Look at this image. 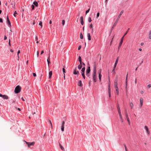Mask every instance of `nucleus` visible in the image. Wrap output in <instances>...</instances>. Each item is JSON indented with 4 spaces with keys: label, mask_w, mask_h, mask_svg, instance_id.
Listing matches in <instances>:
<instances>
[{
    "label": "nucleus",
    "mask_w": 151,
    "mask_h": 151,
    "mask_svg": "<svg viewBox=\"0 0 151 151\" xmlns=\"http://www.w3.org/2000/svg\"><path fill=\"white\" fill-rule=\"evenodd\" d=\"M92 76L93 81L95 82H96L97 81V76L96 73V65H94V67Z\"/></svg>",
    "instance_id": "obj_1"
},
{
    "label": "nucleus",
    "mask_w": 151,
    "mask_h": 151,
    "mask_svg": "<svg viewBox=\"0 0 151 151\" xmlns=\"http://www.w3.org/2000/svg\"><path fill=\"white\" fill-rule=\"evenodd\" d=\"M129 28H128V29L127 30V31L124 34V36L122 37L121 39V41L119 43V46H118V49H119L120 48V47H121L122 44V42H123V38L124 37L127 35V33L129 30Z\"/></svg>",
    "instance_id": "obj_2"
},
{
    "label": "nucleus",
    "mask_w": 151,
    "mask_h": 151,
    "mask_svg": "<svg viewBox=\"0 0 151 151\" xmlns=\"http://www.w3.org/2000/svg\"><path fill=\"white\" fill-rule=\"evenodd\" d=\"M21 89V88L19 86H17L15 88L14 92L16 93L20 92Z\"/></svg>",
    "instance_id": "obj_3"
},
{
    "label": "nucleus",
    "mask_w": 151,
    "mask_h": 151,
    "mask_svg": "<svg viewBox=\"0 0 151 151\" xmlns=\"http://www.w3.org/2000/svg\"><path fill=\"white\" fill-rule=\"evenodd\" d=\"M25 142L26 143L28 147H29L30 146H33L35 144V142H27L25 141Z\"/></svg>",
    "instance_id": "obj_4"
},
{
    "label": "nucleus",
    "mask_w": 151,
    "mask_h": 151,
    "mask_svg": "<svg viewBox=\"0 0 151 151\" xmlns=\"http://www.w3.org/2000/svg\"><path fill=\"white\" fill-rule=\"evenodd\" d=\"M91 71L90 67V66H88L86 71V75L87 76H89V73H90Z\"/></svg>",
    "instance_id": "obj_5"
},
{
    "label": "nucleus",
    "mask_w": 151,
    "mask_h": 151,
    "mask_svg": "<svg viewBox=\"0 0 151 151\" xmlns=\"http://www.w3.org/2000/svg\"><path fill=\"white\" fill-rule=\"evenodd\" d=\"M140 101V104H139V107L140 108H141L143 105V99L142 98L140 97V98L139 99Z\"/></svg>",
    "instance_id": "obj_6"
},
{
    "label": "nucleus",
    "mask_w": 151,
    "mask_h": 151,
    "mask_svg": "<svg viewBox=\"0 0 151 151\" xmlns=\"http://www.w3.org/2000/svg\"><path fill=\"white\" fill-rule=\"evenodd\" d=\"M0 97H2L3 99H7L9 98L8 96L7 95H2L1 93H0Z\"/></svg>",
    "instance_id": "obj_7"
},
{
    "label": "nucleus",
    "mask_w": 151,
    "mask_h": 151,
    "mask_svg": "<svg viewBox=\"0 0 151 151\" xmlns=\"http://www.w3.org/2000/svg\"><path fill=\"white\" fill-rule=\"evenodd\" d=\"M144 128L146 131L147 134L148 135H149L150 134V132L149 130L148 127L147 126H145L144 127Z\"/></svg>",
    "instance_id": "obj_8"
},
{
    "label": "nucleus",
    "mask_w": 151,
    "mask_h": 151,
    "mask_svg": "<svg viewBox=\"0 0 151 151\" xmlns=\"http://www.w3.org/2000/svg\"><path fill=\"white\" fill-rule=\"evenodd\" d=\"M65 123V122L64 121H62V123L61 128V130L62 132H63L64 131Z\"/></svg>",
    "instance_id": "obj_9"
},
{
    "label": "nucleus",
    "mask_w": 151,
    "mask_h": 151,
    "mask_svg": "<svg viewBox=\"0 0 151 151\" xmlns=\"http://www.w3.org/2000/svg\"><path fill=\"white\" fill-rule=\"evenodd\" d=\"M125 111H126V116L127 119L128 124H129L130 123V121L129 119V118L128 117V114H127V113L126 110H125Z\"/></svg>",
    "instance_id": "obj_10"
},
{
    "label": "nucleus",
    "mask_w": 151,
    "mask_h": 151,
    "mask_svg": "<svg viewBox=\"0 0 151 151\" xmlns=\"http://www.w3.org/2000/svg\"><path fill=\"white\" fill-rule=\"evenodd\" d=\"M117 78H116L114 81V86L115 87H118Z\"/></svg>",
    "instance_id": "obj_11"
},
{
    "label": "nucleus",
    "mask_w": 151,
    "mask_h": 151,
    "mask_svg": "<svg viewBox=\"0 0 151 151\" xmlns=\"http://www.w3.org/2000/svg\"><path fill=\"white\" fill-rule=\"evenodd\" d=\"M117 109L118 112V113H119V116H122V114L121 113V112L120 110V108L119 106H118L117 107Z\"/></svg>",
    "instance_id": "obj_12"
},
{
    "label": "nucleus",
    "mask_w": 151,
    "mask_h": 151,
    "mask_svg": "<svg viewBox=\"0 0 151 151\" xmlns=\"http://www.w3.org/2000/svg\"><path fill=\"white\" fill-rule=\"evenodd\" d=\"M73 74L74 75H78L79 74V72L78 71L76 70V68L74 69L73 72Z\"/></svg>",
    "instance_id": "obj_13"
},
{
    "label": "nucleus",
    "mask_w": 151,
    "mask_h": 151,
    "mask_svg": "<svg viewBox=\"0 0 151 151\" xmlns=\"http://www.w3.org/2000/svg\"><path fill=\"white\" fill-rule=\"evenodd\" d=\"M6 19H7V23L8 24V25H9V27H11V22H10V20H9V18L8 16H7Z\"/></svg>",
    "instance_id": "obj_14"
},
{
    "label": "nucleus",
    "mask_w": 151,
    "mask_h": 151,
    "mask_svg": "<svg viewBox=\"0 0 151 151\" xmlns=\"http://www.w3.org/2000/svg\"><path fill=\"white\" fill-rule=\"evenodd\" d=\"M80 20H81V24L82 25H83L84 24V22L83 21V17L81 16L80 18Z\"/></svg>",
    "instance_id": "obj_15"
},
{
    "label": "nucleus",
    "mask_w": 151,
    "mask_h": 151,
    "mask_svg": "<svg viewBox=\"0 0 151 151\" xmlns=\"http://www.w3.org/2000/svg\"><path fill=\"white\" fill-rule=\"evenodd\" d=\"M115 90L116 92V94L117 95H119V89L118 87H115Z\"/></svg>",
    "instance_id": "obj_16"
},
{
    "label": "nucleus",
    "mask_w": 151,
    "mask_h": 151,
    "mask_svg": "<svg viewBox=\"0 0 151 151\" xmlns=\"http://www.w3.org/2000/svg\"><path fill=\"white\" fill-rule=\"evenodd\" d=\"M118 60H119L118 58H116V61H115L114 65V68H116V65H117V64L118 63Z\"/></svg>",
    "instance_id": "obj_17"
},
{
    "label": "nucleus",
    "mask_w": 151,
    "mask_h": 151,
    "mask_svg": "<svg viewBox=\"0 0 151 151\" xmlns=\"http://www.w3.org/2000/svg\"><path fill=\"white\" fill-rule=\"evenodd\" d=\"M78 85L79 86L82 87L83 86V84L81 81H80L78 83Z\"/></svg>",
    "instance_id": "obj_18"
},
{
    "label": "nucleus",
    "mask_w": 151,
    "mask_h": 151,
    "mask_svg": "<svg viewBox=\"0 0 151 151\" xmlns=\"http://www.w3.org/2000/svg\"><path fill=\"white\" fill-rule=\"evenodd\" d=\"M118 21H117L116 20L115 22L114 23V24L113 25V27H112V29H113L114 27L116 25Z\"/></svg>",
    "instance_id": "obj_19"
},
{
    "label": "nucleus",
    "mask_w": 151,
    "mask_h": 151,
    "mask_svg": "<svg viewBox=\"0 0 151 151\" xmlns=\"http://www.w3.org/2000/svg\"><path fill=\"white\" fill-rule=\"evenodd\" d=\"M87 37L88 38V40H91V37L90 35V34L89 33H88L87 34Z\"/></svg>",
    "instance_id": "obj_20"
},
{
    "label": "nucleus",
    "mask_w": 151,
    "mask_h": 151,
    "mask_svg": "<svg viewBox=\"0 0 151 151\" xmlns=\"http://www.w3.org/2000/svg\"><path fill=\"white\" fill-rule=\"evenodd\" d=\"M129 105L131 107V109H132L133 107V103L132 102H130L129 103Z\"/></svg>",
    "instance_id": "obj_21"
},
{
    "label": "nucleus",
    "mask_w": 151,
    "mask_h": 151,
    "mask_svg": "<svg viewBox=\"0 0 151 151\" xmlns=\"http://www.w3.org/2000/svg\"><path fill=\"white\" fill-rule=\"evenodd\" d=\"M82 67V63H80V64L78 66V68L79 69H80Z\"/></svg>",
    "instance_id": "obj_22"
},
{
    "label": "nucleus",
    "mask_w": 151,
    "mask_h": 151,
    "mask_svg": "<svg viewBox=\"0 0 151 151\" xmlns=\"http://www.w3.org/2000/svg\"><path fill=\"white\" fill-rule=\"evenodd\" d=\"M49 78H51L52 75V71H50L49 72Z\"/></svg>",
    "instance_id": "obj_23"
},
{
    "label": "nucleus",
    "mask_w": 151,
    "mask_h": 151,
    "mask_svg": "<svg viewBox=\"0 0 151 151\" xmlns=\"http://www.w3.org/2000/svg\"><path fill=\"white\" fill-rule=\"evenodd\" d=\"M102 75L101 74H99V80L100 81H101V78Z\"/></svg>",
    "instance_id": "obj_24"
},
{
    "label": "nucleus",
    "mask_w": 151,
    "mask_h": 151,
    "mask_svg": "<svg viewBox=\"0 0 151 151\" xmlns=\"http://www.w3.org/2000/svg\"><path fill=\"white\" fill-rule=\"evenodd\" d=\"M78 60L80 63H82L81 58L80 56H79L78 57Z\"/></svg>",
    "instance_id": "obj_25"
},
{
    "label": "nucleus",
    "mask_w": 151,
    "mask_h": 151,
    "mask_svg": "<svg viewBox=\"0 0 151 151\" xmlns=\"http://www.w3.org/2000/svg\"><path fill=\"white\" fill-rule=\"evenodd\" d=\"M149 38L150 39H151V30L149 32Z\"/></svg>",
    "instance_id": "obj_26"
},
{
    "label": "nucleus",
    "mask_w": 151,
    "mask_h": 151,
    "mask_svg": "<svg viewBox=\"0 0 151 151\" xmlns=\"http://www.w3.org/2000/svg\"><path fill=\"white\" fill-rule=\"evenodd\" d=\"M127 83H125V89L126 92L127 94Z\"/></svg>",
    "instance_id": "obj_27"
},
{
    "label": "nucleus",
    "mask_w": 151,
    "mask_h": 151,
    "mask_svg": "<svg viewBox=\"0 0 151 151\" xmlns=\"http://www.w3.org/2000/svg\"><path fill=\"white\" fill-rule=\"evenodd\" d=\"M33 4L35 6H38V4L37 2L35 1L33 3Z\"/></svg>",
    "instance_id": "obj_28"
},
{
    "label": "nucleus",
    "mask_w": 151,
    "mask_h": 151,
    "mask_svg": "<svg viewBox=\"0 0 151 151\" xmlns=\"http://www.w3.org/2000/svg\"><path fill=\"white\" fill-rule=\"evenodd\" d=\"M59 145L60 146L61 149L63 150H64V147L61 145V144L60 143L59 144Z\"/></svg>",
    "instance_id": "obj_29"
},
{
    "label": "nucleus",
    "mask_w": 151,
    "mask_h": 151,
    "mask_svg": "<svg viewBox=\"0 0 151 151\" xmlns=\"http://www.w3.org/2000/svg\"><path fill=\"white\" fill-rule=\"evenodd\" d=\"M119 117L120 119L121 122V123H122L124 122V120L123 119L122 116H120Z\"/></svg>",
    "instance_id": "obj_30"
},
{
    "label": "nucleus",
    "mask_w": 151,
    "mask_h": 151,
    "mask_svg": "<svg viewBox=\"0 0 151 151\" xmlns=\"http://www.w3.org/2000/svg\"><path fill=\"white\" fill-rule=\"evenodd\" d=\"M85 67H83L81 69V71H82L81 73H84L85 70Z\"/></svg>",
    "instance_id": "obj_31"
},
{
    "label": "nucleus",
    "mask_w": 151,
    "mask_h": 151,
    "mask_svg": "<svg viewBox=\"0 0 151 151\" xmlns=\"http://www.w3.org/2000/svg\"><path fill=\"white\" fill-rule=\"evenodd\" d=\"M81 75L84 79H85V76L84 74V73H81Z\"/></svg>",
    "instance_id": "obj_32"
},
{
    "label": "nucleus",
    "mask_w": 151,
    "mask_h": 151,
    "mask_svg": "<svg viewBox=\"0 0 151 151\" xmlns=\"http://www.w3.org/2000/svg\"><path fill=\"white\" fill-rule=\"evenodd\" d=\"M20 50H19L17 52V56H18V60H19V53H20Z\"/></svg>",
    "instance_id": "obj_33"
},
{
    "label": "nucleus",
    "mask_w": 151,
    "mask_h": 151,
    "mask_svg": "<svg viewBox=\"0 0 151 151\" xmlns=\"http://www.w3.org/2000/svg\"><path fill=\"white\" fill-rule=\"evenodd\" d=\"M108 93L110 92V90H111V88H110V85H109L108 86Z\"/></svg>",
    "instance_id": "obj_34"
},
{
    "label": "nucleus",
    "mask_w": 151,
    "mask_h": 151,
    "mask_svg": "<svg viewBox=\"0 0 151 151\" xmlns=\"http://www.w3.org/2000/svg\"><path fill=\"white\" fill-rule=\"evenodd\" d=\"M124 12V11L122 10L120 12L119 15L121 16L122 15V14H123V13Z\"/></svg>",
    "instance_id": "obj_35"
},
{
    "label": "nucleus",
    "mask_w": 151,
    "mask_h": 151,
    "mask_svg": "<svg viewBox=\"0 0 151 151\" xmlns=\"http://www.w3.org/2000/svg\"><path fill=\"white\" fill-rule=\"evenodd\" d=\"M17 14V13L16 11H15L14 13V17H16V16Z\"/></svg>",
    "instance_id": "obj_36"
},
{
    "label": "nucleus",
    "mask_w": 151,
    "mask_h": 151,
    "mask_svg": "<svg viewBox=\"0 0 151 151\" xmlns=\"http://www.w3.org/2000/svg\"><path fill=\"white\" fill-rule=\"evenodd\" d=\"M80 38L82 39L83 38V35L82 33H81L80 34Z\"/></svg>",
    "instance_id": "obj_37"
},
{
    "label": "nucleus",
    "mask_w": 151,
    "mask_h": 151,
    "mask_svg": "<svg viewBox=\"0 0 151 151\" xmlns=\"http://www.w3.org/2000/svg\"><path fill=\"white\" fill-rule=\"evenodd\" d=\"M49 123H50V124L51 125V128L52 129V124L51 121L50 120H49Z\"/></svg>",
    "instance_id": "obj_38"
},
{
    "label": "nucleus",
    "mask_w": 151,
    "mask_h": 151,
    "mask_svg": "<svg viewBox=\"0 0 151 151\" xmlns=\"http://www.w3.org/2000/svg\"><path fill=\"white\" fill-rule=\"evenodd\" d=\"M124 145L125 147V151H128V150H127V147H126V145L125 144H124Z\"/></svg>",
    "instance_id": "obj_39"
},
{
    "label": "nucleus",
    "mask_w": 151,
    "mask_h": 151,
    "mask_svg": "<svg viewBox=\"0 0 151 151\" xmlns=\"http://www.w3.org/2000/svg\"><path fill=\"white\" fill-rule=\"evenodd\" d=\"M39 25L41 26V28H42V22L40 21V22L39 23Z\"/></svg>",
    "instance_id": "obj_40"
},
{
    "label": "nucleus",
    "mask_w": 151,
    "mask_h": 151,
    "mask_svg": "<svg viewBox=\"0 0 151 151\" xmlns=\"http://www.w3.org/2000/svg\"><path fill=\"white\" fill-rule=\"evenodd\" d=\"M92 21V20L90 17H89L88 18V21L89 22H91Z\"/></svg>",
    "instance_id": "obj_41"
},
{
    "label": "nucleus",
    "mask_w": 151,
    "mask_h": 151,
    "mask_svg": "<svg viewBox=\"0 0 151 151\" xmlns=\"http://www.w3.org/2000/svg\"><path fill=\"white\" fill-rule=\"evenodd\" d=\"M120 17H121V16H120L119 15V16H118V17H117V19H116V20L117 21H119V19H120Z\"/></svg>",
    "instance_id": "obj_42"
},
{
    "label": "nucleus",
    "mask_w": 151,
    "mask_h": 151,
    "mask_svg": "<svg viewBox=\"0 0 151 151\" xmlns=\"http://www.w3.org/2000/svg\"><path fill=\"white\" fill-rule=\"evenodd\" d=\"M63 74H64L65 73V70L64 68H63Z\"/></svg>",
    "instance_id": "obj_43"
},
{
    "label": "nucleus",
    "mask_w": 151,
    "mask_h": 151,
    "mask_svg": "<svg viewBox=\"0 0 151 151\" xmlns=\"http://www.w3.org/2000/svg\"><path fill=\"white\" fill-rule=\"evenodd\" d=\"M65 20H62V25H64L65 24Z\"/></svg>",
    "instance_id": "obj_44"
},
{
    "label": "nucleus",
    "mask_w": 151,
    "mask_h": 151,
    "mask_svg": "<svg viewBox=\"0 0 151 151\" xmlns=\"http://www.w3.org/2000/svg\"><path fill=\"white\" fill-rule=\"evenodd\" d=\"M90 10V8H89L88 10H87V11H86V14H87L89 12Z\"/></svg>",
    "instance_id": "obj_45"
},
{
    "label": "nucleus",
    "mask_w": 151,
    "mask_h": 151,
    "mask_svg": "<svg viewBox=\"0 0 151 151\" xmlns=\"http://www.w3.org/2000/svg\"><path fill=\"white\" fill-rule=\"evenodd\" d=\"M31 7L32 8V10H33L34 9H35V6H34V5H31Z\"/></svg>",
    "instance_id": "obj_46"
},
{
    "label": "nucleus",
    "mask_w": 151,
    "mask_h": 151,
    "mask_svg": "<svg viewBox=\"0 0 151 151\" xmlns=\"http://www.w3.org/2000/svg\"><path fill=\"white\" fill-rule=\"evenodd\" d=\"M128 78L126 77L125 79V83H127Z\"/></svg>",
    "instance_id": "obj_47"
},
{
    "label": "nucleus",
    "mask_w": 151,
    "mask_h": 151,
    "mask_svg": "<svg viewBox=\"0 0 151 151\" xmlns=\"http://www.w3.org/2000/svg\"><path fill=\"white\" fill-rule=\"evenodd\" d=\"M100 15V13L99 12L97 14L96 16H97V18Z\"/></svg>",
    "instance_id": "obj_48"
},
{
    "label": "nucleus",
    "mask_w": 151,
    "mask_h": 151,
    "mask_svg": "<svg viewBox=\"0 0 151 151\" xmlns=\"http://www.w3.org/2000/svg\"><path fill=\"white\" fill-rule=\"evenodd\" d=\"M47 63H48V66H49V64L50 63V61L49 60H48L47 61Z\"/></svg>",
    "instance_id": "obj_49"
},
{
    "label": "nucleus",
    "mask_w": 151,
    "mask_h": 151,
    "mask_svg": "<svg viewBox=\"0 0 151 151\" xmlns=\"http://www.w3.org/2000/svg\"><path fill=\"white\" fill-rule=\"evenodd\" d=\"M147 86L148 88H150L151 87V84H148L147 85Z\"/></svg>",
    "instance_id": "obj_50"
},
{
    "label": "nucleus",
    "mask_w": 151,
    "mask_h": 151,
    "mask_svg": "<svg viewBox=\"0 0 151 151\" xmlns=\"http://www.w3.org/2000/svg\"><path fill=\"white\" fill-rule=\"evenodd\" d=\"M89 27H90V28H91H91H93V25H92V24H91L90 25V26H89Z\"/></svg>",
    "instance_id": "obj_51"
},
{
    "label": "nucleus",
    "mask_w": 151,
    "mask_h": 151,
    "mask_svg": "<svg viewBox=\"0 0 151 151\" xmlns=\"http://www.w3.org/2000/svg\"><path fill=\"white\" fill-rule=\"evenodd\" d=\"M140 93L141 94H143L144 93V91L143 90H141L140 91Z\"/></svg>",
    "instance_id": "obj_52"
},
{
    "label": "nucleus",
    "mask_w": 151,
    "mask_h": 151,
    "mask_svg": "<svg viewBox=\"0 0 151 151\" xmlns=\"http://www.w3.org/2000/svg\"><path fill=\"white\" fill-rule=\"evenodd\" d=\"M37 57H38V56H39V51H38L37 52Z\"/></svg>",
    "instance_id": "obj_53"
},
{
    "label": "nucleus",
    "mask_w": 151,
    "mask_h": 151,
    "mask_svg": "<svg viewBox=\"0 0 151 151\" xmlns=\"http://www.w3.org/2000/svg\"><path fill=\"white\" fill-rule=\"evenodd\" d=\"M33 76H34V77H35V76H36V74L35 73H33Z\"/></svg>",
    "instance_id": "obj_54"
},
{
    "label": "nucleus",
    "mask_w": 151,
    "mask_h": 151,
    "mask_svg": "<svg viewBox=\"0 0 151 151\" xmlns=\"http://www.w3.org/2000/svg\"><path fill=\"white\" fill-rule=\"evenodd\" d=\"M99 74H101V69H100L99 70Z\"/></svg>",
    "instance_id": "obj_55"
},
{
    "label": "nucleus",
    "mask_w": 151,
    "mask_h": 151,
    "mask_svg": "<svg viewBox=\"0 0 151 151\" xmlns=\"http://www.w3.org/2000/svg\"><path fill=\"white\" fill-rule=\"evenodd\" d=\"M0 22L1 23L3 22V20L1 18H0Z\"/></svg>",
    "instance_id": "obj_56"
},
{
    "label": "nucleus",
    "mask_w": 151,
    "mask_h": 151,
    "mask_svg": "<svg viewBox=\"0 0 151 151\" xmlns=\"http://www.w3.org/2000/svg\"><path fill=\"white\" fill-rule=\"evenodd\" d=\"M81 48V46H80H80H79L78 47V50H79Z\"/></svg>",
    "instance_id": "obj_57"
},
{
    "label": "nucleus",
    "mask_w": 151,
    "mask_h": 151,
    "mask_svg": "<svg viewBox=\"0 0 151 151\" xmlns=\"http://www.w3.org/2000/svg\"><path fill=\"white\" fill-rule=\"evenodd\" d=\"M48 60H49L50 61V54L49 53V57H48V58L47 59V61Z\"/></svg>",
    "instance_id": "obj_58"
},
{
    "label": "nucleus",
    "mask_w": 151,
    "mask_h": 151,
    "mask_svg": "<svg viewBox=\"0 0 151 151\" xmlns=\"http://www.w3.org/2000/svg\"><path fill=\"white\" fill-rule=\"evenodd\" d=\"M9 45L10 46H11V44H10V39H9Z\"/></svg>",
    "instance_id": "obj_59"
},
{
    "label": "nucleus",
    "mask_w": 151,
    "mask_h": 151,
    "mask_svg": "<svg viewBox=\"0 0 151 151\" xmlns=\"http://www.w3.org/2000/svg\"><path fill=\"white\" fill-rule=\"evenodd\" d=\"M35 39L36 41H37L38 40V37L37 36H36Z\"/></svg>",
    "instance_id": "obj_60"
},
{
    "label": "nucleus",
    "mask_w": 151,
    "mask_h": 151,
    "mask_svg": "<svg viewBox=\"0 0 151 151\" xmlns=\"http://www.w3.org/2000/svg\"><path fill=\"white\" fill-rule=\"evenodd\" d=\"M7 39V37L5 36L4 37V40H5Z\"/></svg>",
    "instance_id": "obj_61"
},
{
    "label": "nucleus",
    "mask_w": 151,
    "mask_h": 151,
    "mask_svg": "<svg viewBox=\"0 0 151 151\" xmlns=\"http://www.w3.org/2000/svg\"><path fill=\"white\" fill-rule=\"evenodd\" d=\"M109 95V97H111V92L108 93Z\"/></svg>",
    "instance_id": "obj_62"
},
{
    "label": "nucleus",
    "mask_w": 151,
    "mask_h": 151,
    "mask_svg": "<svg viewBox=\"0 0 151 151\" xmlns=\"http://www.w3.org/2000/svg\"><path fill=\"white\" fill-rule=\"evenodd\" d=\"M137 78H136L135 79V84H136V83H137Z\"/></svg>",
    "instance_id": "obj_63"
},
{
    "label": "nucleus",
    "mask_w": 151,
    "mask_h": 151,
    "mask_svg": "<svg viewBox=\"0 0 151 151\" xmlns=\"http://www.w3.org/2000/svg\"><path fill=\"white\" fill-rule=\"evenodd\" d=\"M21 99L23 101H25L24 99V98L22 97Z\"/></svg>",
    "instance_id": "obj_64"
}]
</instances>
